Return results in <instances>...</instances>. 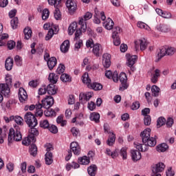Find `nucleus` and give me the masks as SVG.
<instances>
[{
  "mask_svg": "<svg viewBox=\"0 0 176 176\" xmlns=\"http://www.w3.org/2000/svg\"><path fill=\"white\" fill-rule=\"evenodd\" d=\"M17 25H19V18L14 17L11 20V26L12 30H16V28H17Z\"/></svg>",
  "mask_w": 176,
  "mask_h": 176,
  "instance_id": "obj_44",
  "label": "nucleus"
},
{
  "mask_svg": "<svg viewBox=\"0 0 176 176\" xmlns=\"http://www.w3.org/2000/svg\"><path fill=\"white\" fill-rule=\"evenodd\" d=\"M13 58L8 57L5 62V68L6 71H11L12 68H13Z\"/></svg>",
  "mask_w": 176,
  "mask_h": 176,
  "instance_id": "obj_22",
  "label": "nucleus"
},
{
  "mask_svg": "<svg viewBox=\"0 0 176 176\" xmlns=\"http://www.w3.org/2000/svg\"><path fill=\"white\" fill-rule=\"evenodd\" d=\"M102 58V64L104 68H109L111 67V55L109 54H104Z\"/></svg>",
  "mask_w": 176,
  "mask_h": 176,
  "instance_id": "obj_17",
  "label": "nucleus"
},
{
  "mask_svg": "<svg viewBox=\"0 0 176 176\" xmlns=\"http://www.w3.org/2000/svg\"><path fill=\"white\" fill-rule=\"evenodd\" d=\"M7 46L10 50L14 49L16 46V43L14 41H9L7 43Z\"/></svg>",
  "mask_w": 176,
  "mask_h": 176,
  "instance_id": "obj_60",
  "label": "nucleus"
},
{
  "mask_svg": "<svg viewBox=\"0 0 176 176\" xmlns=\"http://www.w3.org/2000/svg\"><path fill=\"white\" fill-rule=\"evenodd\" d=\"M95 14L94 16H100V19L101 20H102V21H104V20H105V19H107V16H105V13L102 11L101 12H100V11L98 10V9L97 8H95L94 10Z\"/></svg>",
  "mask_w": 176,
  "mask_h": 176,
  "instance_id": "obj_40",
  "label": "nucleus"
},
{
  "mask_svg": "<svg viewBox=\"0 0 176 176\" xmlns=\"http://www.w3.org/2000/svg\"><path fill=\"white\" fill-rule=\"evenodd\" d=\"M78 163H80V164H89V163H90V158L87 156H83L78 159Z\"/></svg>",
  "mask_w": 176,
  "mask_h": 176,
  "instance_id": "obj_43",
  "label": "nucleus"
},
{
  "mask_svg": "<svg viewBox=\"0 0 176 176\" xmlns=\"http://www.w3.org/2000/svg\"><path fill=\"white\" fill-rule=\"evenodd\" d=\"M23 140V136L21 135V132L19 129L14 130V129L11 128L8 133V145L13 143V141L19 142Z\"/></svg>",
  "mask_w": 176,
  "mask_h": 176,
  "instance_id": "obj_3",
  "label": "nucleus"
},
{
  "mask_svg": "<svg viewBox=\"0 0 176 176\" xmlns=\"http://www.w3.org/2000/svg\"><path fill=\"white\" fill-rule=\"evenodd\" d=\"M116 140V135L111 132V135L109 137L108 140H107V144L109 146H113V144H115V141Z\"/></svg>",
  "mask_w": 176,
  "mask_h": 176,
  "instance_id": "obj_34",
  "label": "nucleus"
},
{
  "mask_svg": "<svg viewBox=\"0 0 176 176\" xmlns=\"http://www.w3.org/2000/svg\"><path fill=\"white\" fill-rule=\"evenodd\" d=\"M71 131L74 137H78V134H79V129L76 127H73L72 128Z\"/></svg>",
  "mask_w": 176,
  "mask_h": 176,
  "instance_id": "obj_64",
  "label": "nucleus"
},
{
  "mask_svg": "<svg viewBox=\"0 0 176 176\" xmlns=\"http://www.w3.org/2000/svg\"><path fill=\"white\" fill-rule=\"evenodd\" d=\"M70 149L68 151V155L65 157V160L68 162L72 157V152L74 153V155H76L77 156H79L80 155V146H79V144L76 142H73L70 144Z\"/></svg>",
  "mask_w": 176,
  "mask_h": 176,
  "instance_id": "obj_5",
  "label": "nucleus"
},
{
  "mask_svg": "<svg viewBox=\"0 0 176 176\" xmlns=\"http://www.w3.org/2000/svg\"><path fill=\"white\" fill-rule=\"evenodd\" d=\"M47 64L49 69L52 71L57 65V59L56 57H51L47 60Z\"/></svg>",
  "mask_w": 176,
  "mask_h": 176,
  "instance_id": "obj_19",
  "label": "nucleus"
},
{
  "mask_svg": "<svg viewBox=\"0 0 176 176\" xmlns=\"http://www.w3.org/2000/svg\"><path fill=\"white\" fill-rule=\"evenodd\" d=\"M41 102L43 104V108L47 109V108L53 107V104H54V99L52 96H46L41 100Z\"/></svg>",
  "mask_w": 176,
  "mask_h": 176,
  "instance_id": "obj_11",
  "label": "nucleus"
},
{
  "mask_svg": "<svg viewBox=\"0 0 176 176\" xmlns=\"http://www.w3.org/2000/svg\"><path fill=\"white\" fill-rule=\"evenodd\" d=\"M89 89H92L96 91H98L100 90H102V85L100 84L99 82H94L88 87Z\"/></svg>",
  "mask_w": 176,
  "mask_h": 176,
  "instance_id": "obj_29",
  "label": "nucleus"
},
{
  "mask_svg": "<svg viewBox=\"0 0 176 176\" xmlns=\"http://www.w3.org/2000/svg\"><path fill=\"white\" fill-rule=\"evenodd\" d=\"M69 50V41L65 40L60 45L62 53H67Z\"/></svg>",
  "mask_w": 176,
  "mask_h": 176,
  "instance_id": "obj_26",
  "label": "nucleus"
},
{
  "mask_svg": "<svg viewBox=\"0 0 176 176\" xmlns=\"http://www.w3.org/2000/svg\"><path fill=\"white\" fill-rule=\"evenodd\" d=\"M64 71H65V66L63 64H60L56 69L57 74H58V75H60V74H63Z\"/></svg>",
  "mask_w": 176,
  "mask_h": 176,
  "instance_id": "obj_58",
  "label": "nucleus"
},
{
  "mask_svg": "<svg viewBox=\"0 0 176 176\" xmlns=\"http://www.w3.org/2000/svg\"><path fill=\"white\" fill-rule=\"evenodd\" d=\"M105 76L108 79H113V82H116L119 81V75L116 71H115L113 73H112L111 70L106 71Z\"/></svg>",
  "mask_w": 176,
  "mask_h": 176,
  "instance_id": "obj_15",
  "label": "nucleus"
},
{
  "mask_svg": "<svg viewBox=\"0 0 176 176\" xmlns=\"http://www.w3.org/2000/svg\"><path fill=\"white\" fill-rule=\"evenodd\" d=\"M14 120L16 123V124H19V126H23V122L24 120H23V118H21V116H16Z\"/></svg>",
  "mask_w": 176,
  "mask_h": 176,
  "instance_id": "obj_59",
  "label": "nucleus"
},
{
  "mask_svg": "<svg viewBox=\"0 0 176 176\" xmlns=\"http://www.w3.org/2000/svg\"><path fill=\"white\" fill-rule=\"evenodd\" d=\"M53 35H54V30L50 28L47 35L45 36V41H50V39L53 38Z\"/></svg>",
  "mask_w": 176,
  "mask_h": 176,
  "instance_id": "obj_47",
  "label": "nucleus"
},
{
  "mask_svg": "<svg viewBox=\"0 0 176 176\" xmlns=\"http://www.w3.org/2000/svg\"><path fill=\"white\" fill-rule=\"evenodd\" d=\"M166 166L164 163L160 162L156 164L153 165L152 171L153 174H157V173H162L164 170Z\"/></svg>",
  "mask_w": 176,
  "mask_h": 176,
  "instance_id": "obj_14",
  "label": "nucleus"
},
{
  "mask_svg": "<svg viewBox=\"0 0 176 176\" xmlns=\"http://www.w3.org/2000/svg\"><path fill=\"white\" fill-rule=\"evenodd\" d=\"M82 82L87 85V87L91 85V79L89 78V74L85 73L84 75L82 76Z\"/></svg>",
  "mask_w": 176,
  "mask_h": 176,
  "instance_id": "obj_31",
  "label": "nucleus"
},
{
  "mask_svg": "<svg viewBox=\"0 0 176 176\" xmlns=\"http://www.w3.org/2000/svg\"><path fill=\"white\" fill-rule=\"evenodd\" d=\"M131 157L133 162H138L141 160V153L137 150H131Z\"/></svg>",
  "mask_w": 176,
  "mask_h": 176,
  "instance_id": "obj_20",
  "label": "nucleus"
},
{
  "mask_svg": "<svg viewBox=\"0 0 176 176\" xmlns=\"http://www.w3.org/2000/svg\"><path fill=\"white\" fill-rule=\"evenodd\" d=\"M12 86V78L6 77V83L0 84V93L3 94L4 97L9 98L10 96V88Z\"/></svg>",
  "mask_w": 176,
  "mask_h": 176,
  "instance_id": "obj_4",
  "label": "nucleus"
},
{
  "mask_svg": "<svg viewBox=\"0 0 176 176\" xmlns=\"http://www.w3.org/2000/svg\"><path fill=\"white\" fill-rule=\"evenodd\" d=\"M127 62L126 65L131 68L132 71H134V64H135V61H137V58H138V56L137 55H131L130 54H126V55Z\"/></svg>",
  "mask_w": 176,
  "mask_h": 176,
  "instance_id": "obj_9",
  "label": "nucleus"
},
{
  "mask_svg": "<svg viewBox=\"0 0 176 176\" xmlns=\"http://www.w3.org/2000/svg\"><path fill=\"white\" fill-rule=\"evenodd\" d=\"M118 80H120L121 83V86L119 88L120 91H123L129 87V84H127V75L125 73H120L118 77Z\"/></svg>",
  "mask_w": 176,
  "mask_h": 176,
  "instance_id": "obj_8",
  "label": "nucleus"
},
{
  "mask_svg": "<svg viewBox=\"0 0 176 176\" xmlns=\"http://www.w3.org/2000/svg\"><path fill=\"white\" fill-rule=\"evenodd\" d=\"M29 152H30L31 156H34V157L36 156V155L38 153V148L36 147V144L32 143L30 145Z\"/></svg>",
  "mask_w": 176,
  "mask_h": 176,
  "instance_id": "obj_35",
  "label": "nucleus"
},
{
  "mask_svg": "<svg viewBox=\"0 0 176 176\" xmlns=\"http://www.w3.org/2000/svg\"><path fill=\"white\" fill-rule=\"evenodd\" d=\"M97 170H98L97 165L96 164L91 165L87 168L89 175L96 176V175L97 174Z\"/></svg>",
  "mask_w": 176,
  "mask_h": 176,
  "instance_id": "obj_23",
  "label": "nucleus"
},
{
  "mask_svg": "<svg viewBox=\"0 0 176 176\" xmlns=\"http://www.w3.org/2000/svg\"><path fill=\"white\" fill-rule=\"evenodd\" d=\"M140 137L142 140L143 145L148 146H155L156 145V138H151V129L147 128L140 133Z\"/></svg>",
  "mask_w": 176,
  "mask_h": 176,
  "instance_id": "obj_1",
  "label": "nucleus"
},
{
  "mask_svg": "<svg viewBox=\"0 0 176 176\" xmlns=\"http://www.w3.org/2000/svg\"><path fill=\"white\" fill-rule=\"evenodd\" d=\"M159 76H160V70L157 69L155 70V74H153V76L151 77V80L152 83H157V81L159 80Z\"/></svg>",
  "mask_w": 176,
  "mask_h": 176,
  "instance_id": "obj_30",
  "label": "nucleus"
},
{
  "mask_svg": "<svg viewBox=\"0 0 176 176\" xmlns=\"http://www.w3.org/2000/svg\"><path fill=\"white\" fill-rule=\"evenodd\" d=\"M92 52L96 57H100L102 54V47L100 43H96L94 45Z\"/></svg>",
  "mask_w": 176,
  "mask_h": 176,
  "instance_id": "obj_16",
  "label": "nucleus"
},
{
  "mask_svg": "<svg viewBox=\"0 0 176 176\" xmlns=\"http://www.w3.org/2000/svg\"><path fill=\"white\" fill-rule=\"evenodd\" d=\"M48 130L50 133H52V134H57L58 133V128L54 124L48 126Z\"/></svg>",
  "mask_w": 176,
  "mask_h": 176,
  "instance_id": "obj_50",
  "label": "nucleus"
},
{
  "mask_svg": "<svg viewBox=\"0 0 176 176\" xmlns=\"http://www.w3.org/2000/svg\"><path fill=\"white\" fill-rule=\"evenodd\" d=\"M144 124H145V126H149L151 124V116H144Z\"/></svg>",
  "mask_w": 176,
  "mask_h": 176,
  "instance_id": "obj_61",
  "label": "nucleus"
},
{
  "mask_svg": "<svg viewBox=\"0 0 176 176\" xmlns=\"http://www.w3.org/2000/svg\"><path fill=\"white\" fill-rule=\"evenodd\" d=\"M43 108V103L38 104H36V113L38 115V116H42L43 115V111L42 109Z\"/></svg>",
  "mask_w": 176,
  "mask_h": 176,
  "instance_id": "obj_41",
  "label": "nucleus"
},
{
  "mask_svg": "<svg viewBox=\"0 0 176 176\" xmlns=\"http://www.w3.org/2000/svg\"><path fill=\"white\" fill-rule=\"evenodd\" d=\"M151 91L153 97H159V93H160V88L156 85H153L151 87Z\"/></svg>",
  "mask_w": 176,
  "mask_h": 176,
  "instance_id": "obj_42",
  "label": "nucleus"
},
{
  "mask_svg": "<svg viewBox=\"0 0 176 176\" xmlns=\"http://www.w3.org/2000/svg\"><path fill=\"white\" fill-rule=\"evenodd\" d=\"M157 30L160 32H170V28L167 25H160L157 26Z\"/></svg>",
  "mask_w": 176,
  "mask_h": 176,
  "instance_id": "obj_37",
  "label": "nucleus"
},
{
  "mask_svg": "<svg viewBox=\"0 0 176 176\" xmlns=\"http://www.w3.org/2000/svg\"><path fill=\"white\" fill-rule=\"evenodd\" d=\"M54 16L56 20H61V12H60V9H58V8H55Z\"/></svg>",
  "mask_w": 176,
  "mask_h": 176,
  "instance_id": "obj_48",
  "label": "nucleus"
},
{
  "mask_svg": "<svg viewBox=\"0 0 176 176\" xmlns=\"http://www.w3.org/2000/svg\"><path fill=\"white\" fill-rule=\"evenodd\" d=\"M85 31H83V29H82V28H78L76 30V33H75V38L74 39H76V41H78V39H79V37L82 35V32H85Z\"/></svg>",
  "mask_w": 176,
  "mask_h": 176,
  "instance_id": "obj_55",
  "label": "nucleus"
},
{
  "mask_svg": "<svg viewBox=\"0 0 176 176\" xmlns=\"http://www.w3.org/2000/svg\"><path fill=\"white\" fill-rule=\"evenodd\" d=\"M6 168H7V170H8L9 173H12V171H13V170H14V164H13L12 162H9L6 165Z\"/></svg>",
  "mask_w": 176,
  "mask_h": 176,
  "instance_id": "obj_63",
  "label": "nucleus"
},
{
  "mask_svg": "<svg viewBox=\"0 0 176 176\" xmlns=\"http://www.w3.org/2000/svg\"><path fill=\"white\" fill-rule=\"evenodd\" d=\"M30 127V130L29 131V133H30V134L28 135L27 138H25V139L22 141L23 145H25V146H28L31 142L32 144H35V142H36V139L35 137L39 135V131L35 128V126Z\"/></svg>",
  "mask_w": 176,
  "mask_h": 176,
  "instance_id": "obj_2",
  "label": "nucleus"
},
{
  "mask_svg": "<svg viewBox=\"0 0 176 176\" xmlns=\"http://www.w3.org/2000/svg\"><path fill=\"white\" fill-rule=\"evenodd\" d=\"M168 149V146L166 143H162L157 146V152H166Z\"/></svg>",
  "mask_w": 176,
  "mask_h": 176,
  "instance_id": "obj_39",
  "label": "nucleus"
},
{
  "mask_svg": "<svg viewBox=\"0 0 176 176\" xmlns=\"http://www.w3.org/2000/svg\"><path fill=\"white\" fill-rule=\"evenodd\" d=\"M103 25L106 30H111L112 28H113L115 23H113V21H112L110 18H108L107 21L104 22Z\"/></svg>",
  "mask_w": 176,
  "mask_h": 176,
  "instance_id": "obj_27",
  "label": "nucleus"
},
{
  "mask_svg": "<svg viewBox=\"0 0 176 176\" xmlns=\"http://www.w3.org/2000/svg\"><path fill=\"white\" fill-rule=\"evenodd\" d=\"M121 30L120 27H116L113 29V34L112 38H116L118 36V34H120Z\"/></svg>",
  "mask_w": 176,
  "mask_h": 176,
  "instance_id": "obj_57",
  "label": "nucleus"
},
{
  "mask_svg": "<svg viewBox=\"0 0 176 176\" xmlns=\"http://www.w3.org/2000/svg\"><path fill=\"white\" fill-rule=\"evenodd\" d=\"M140 50L144 51L146 50L148 47V41L145 38L140 39L139 41H135V49L138 50L140 48Z\"/></svg>",
  "mask_w": 176,
  "mask_h": 176,
  "instance_id": "obj_10",
  "label": "nucleus"
},
{
  "mask_svg": "<svg viewBox=\"0 0 176 176\" xmlns=\"http://www.w3.org/2000/svg\"><path fill=\"white\" fill-rule=\"evenodd\" d=\"M78 30V23L73 22L71 23L68 28V34L69 35H74V32Z\"/></svg>",
  "mask_w": 176,
  "mask_h": 176,
  "instance_id": "obj_28",
  "label": "nucleus"
},
{
  "mask_svg": "<svg viewBox=\"0 0 176 176\" xmlns=\"http://www.w3.org/2000/svg\"><path fill=\"white\" fill-rule=\"evenodd\" d=\"M60 80L65 82H71V77L67 74H63L60 76Z\"/></svg>",
  "mask_w": 176,
  "mask_h": 176,
  "instance_id": "obj_51",
  "label": "nucleus"
},
{
  "mask_svg": "<svg viewBox=\"0 0 176 176\" xmlns=\"http://www.w3.org/2000/svg\"><path fill=\"white\" fill-rule=\"evenodd\" d=\"M48 80H50L52 85H56L57 83V80H58V76L56 75L54 73H50L48 77Z\"/></svg>",
  "mask_w": 176,
  "mask_h": 176,
  "instance_id": "obj_33",
  "label": "nucleus"
},
{
  "mask_svg": "<svg viewBox=\"0 0 176 176\" xmlns=\"http://www.w3.org/2000/svg\"><path fill=\"white\" fill-rule=\"evenodd\" d=\"M25 122L29 127H35L38 126V120L32 113L28 112L24 116Z\"/></svg>",
  "mask_w": 176,
  "mask_h": 176,
  "instance_id": "obj_6",
  "label": "nucleus"
},
{
  "mask_svg": "<svg viewBox=\"0 0 176 176\" xmlns=\"http://www.w3.org/2000/svg\"><path fill=\"white\" fill-rule=\"evenodd\" d=\"M50 124H49V121L47 120H44L40 122V127L43 129H49Z\"/></svg>",
  "mask_w": 176,
  "mask_h": 176,
  "instance_id": "obj_54",
  "label": "nucleus"
},
{
  "mask_svg": "<svg viewBox=\"0 0 176 176\" xmlns=\"http://www.w3.org/2000/svg\"><path fill=\"white\" fill-rule=\"evenodd\" d=\"M44 115L47 117L49 116H56V111L54 110L51 109V110H45L44 111Z\"/></svg>",
  "mask_w": 176,
  "mask_h": 176,
  "instance_id": "obj_56",
  "label": "nucleus"
},
{
  "mask_svg": "<svg viewBox=\"0 0 176 176\" xmlns=\"http://www.w3.org/2000/svg\"><path fill=\"white\" fill-rule=\"evenodd\" d=\"M131 108L133 111H137V109L140 108V102L138 101L134 102L132 104Z\"/></svg>",
  "mask_w": 176,
  "mask_h": 176,
  "instance_id": "obj_62",
  "label": "nucleus"
},
{
  "mask_svg": "<svg viewBox=\"0 0 176 176\" xmlns=\"http://www.w3.org/2000/svg\"><path fill=\"white\" fill-rule=\"evenodd\" d=\"M166 54H167L166 47H162L161 49H160L157 53L156 62L157 63L160 60H162V58H163Z\"/></svg>",
  "mask_w": 176,
  "mask_h": 176,
  "instance_id": "obj_25",
  "label": "nucleus"
},
{
  "mask_svg": "<svg viewBox=\"0 0 176 176\" xmlns=\"http://www.w3.org/2000/svg\"><path fill=\"white\" fill-rule=\"evenodd\" d=\"M164 124H166V118L160 117L157 120V127H162V126H164Z\"/></svg>",
  "mask_w": 176,
  "mask_h": 176,
  "instance_id": "obj_45",
  "label": "nucleus"
},
{
  "mask_svg": "<svg viewBox=\"0 0 176 176\" xmlns=\"http://www.w3.org/2000/svg\"><path fill=\"white\" fill-rule=\"evenodd\" d=\"M91 17H93V14L90 12H87L83 16L79 17L78 24L81 25V30H82V31L87 30L86 21L90 20Z\"/></svg>",
  "mask_w": 176,
  "mask_h": 176,
  "instance_id": "obj_7",
  "label": "nucleus"
},
{
  "mask_svg": "<svg viewBox=\"0 0 176 176\" xmlns=\"http://www.w3.org/2000/svg\"><path fill=\"white\" fill-rule=\"evenodd\" d=\"M89 119L92 122H95V123H100V113L96 112L91 113Z\"/></svg>",
  "mask_w": 176,
  "mask_h": 176,
  "instance_id": "obj_32",
  "label": "nucleus"
},
{
  "mask_svg": "<svg viewBox=\"0 0 176 176\" xmlns=\"http://www.w3.org/2000/svg\"><path fill=\"white\" fill-rule=\"evenodd\" d=\"M137 25L138 28H142V29L147 30V31H151V28H149V26H148V25H146L144 22H138Z\"/></svg>",
  "mask_w": 176,
  "mask_h": 176,
  "instance_id": "obj_49",
  "label": "nucleus"
},
{
  "mask_svg": "<svg viewBox=\"0 0 176 176\" xmlns=\"http://www.w3.org/2000/svg\"><path fill=\"white\" fill-rule=\"evenodd\" d=\"M19 98L20 102L24 103L28 100V95L27 94V91L24 88L21 87L19 89Z\"/></svg>",
  "mask_w": 176,
  "mask_h": 176,
  "instance_id": "obj_13",
  "label": "nucleus"
},
{
  "mask_svg": "<svg viewBox=\"0 0 176 176\" xmlns=\"http://www.w3.org/2000/svg\"><path fill=\"white\" fill-rule=\"evenodd\" d=\"M167 56H173L175 53V48L172 47H165Z\"/></svg>",
  "mask_w": 176,
  "mask_h": 176,
  "instance_id": "obj_52",
  "label": "nucleus"
},
{
  "mask_svg": "<svg viewBox=\"0 0 176 176\" xmlns=\"http://www.w3.org/2000/svg\"><path fill=\"white\" fill-rule=\"evenodd\" d=\"M47 93L50 96H54V94H57V89H56L54 84H50L47 85Z\"/></svg>",
  "mask_w": 176,
  "mask_h": 176,
  "instance_id": "obj_21",
  "label": "nucleus"
},
{
  "mask_svg": "<svg viewBox=\"0 0 176 176\" xmlns=\"http://www.w3.org/2000/svg\"><path fill=\"white\" fill-rule=\"evenodd\" d=\"M50 14V12L47 8H45L43 10L42 12V19L43 20H47L49 19V15Z\"/></svg>",
  "mask_w": 176,
  "mask_h": 176,
  "instance_id": "obj_46",
  "label": "nucleus"
},
{
  "mask_svg": "<svg viewBox=\"0 0 176 176\" xmlns=\"http://www.w3.org/2000/svg\"><path fill=\"white\" fill-rule=\"evenodd\" d=\"M66 6L68 8L70 14H74V13L76 12V8H78L76 3L72 0H67L66 1Z\"/></svg>",
  "mask_w": 176,
  "mask_h": 176,
  "instance_id": "obj_12",
  "label": "nucleus"
},
{
  "mask_svg": "<svg viewBox=\"0 0 176 176\" xmlns=\"http://www.w3.org/2000/svg\"><path fill=\"white\" fill-rule=\"evenodd\" d=\"M93 97L92 92L80 93L79 95L80 101H89Z\"/></svg>",
  "mask_w": 176,
  "mask_h": 176,
  "instance_id": "obj_18",
  "label": "nucleus"
},
{
  "mask_svg": "<svg viewBox=\"0 0 176 176\" xmlns=\"http://www.w3.org/2000/svg\"><path fill=\"white\" fill-rule=\"evenodd\" d=\"M120 155L122 156L123 160H126L127 159V149L126 148H121Z\"/></svg>",
  "mask_w": 176,
  "mask_h": 176,
  "instance_id": "obj_53",
  "label": "nucleus"
},
{
  "mask_svg": "<svg viewBox=\"0 0 176 176\" xmlns=\"http://www.w3.org/2000/svg\"><path fill=\"white\" fill-rule=\"evenodd\" d=\"M45 164H47V166H50V164L53 163V153H52V152H47L45 153Z\"/></svg>",
  "mask_w": 176,
  "mask_h": 176,
  "instance_id": "obj_24",
  "label": "nucleus"
},
{
  "mask_svg": "<svg viewBox=\"0 0 176 176\" xmlns=\"http://www.w3.org/2000/svg\"><path fill=\"white\" fill-rule=\"evenodd\" d=\"M24 35H25V39H30L31 36H32V30L30 28H25L23 30Z\"/></svg>",
  "mask_w": 176,
  "mask_h": 176,
  "instance_id": "obj_38",
  "label": "nucleus"
},
{
  "mask_svg": "<svg viewBox=\"0 0 176 176\" xmlns=\"http://www.w3.org/2000/svg\"><path fill=\"white\" fill-rule=\"evenodd\" d=\"M135 148L138 150L139 152H146L148 151V148L146 146H143L140 143H134Z\"/></svg>",
  "mask_w": 176,
  "mask_h": 176,
  "instance_id": "obj_36",
  "label": "nucleus"
}]
</instances>
